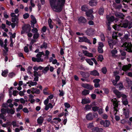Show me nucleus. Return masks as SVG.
Wrapping results in <instances>:
<instances>
[{
    "instance_id": "nucleus-27",
    "label": "nucleus",
    "mask_w": 132,
    "mask_h": 132,
    "mask_svg": "<svg viewBox=\"0 0 132 132\" xmlns=\"http://www.w3.org/2000/svg\"><path fill=\"white\" fill-rule=\"evenodd\" d=\"M89 92V90L84 89L82 92V95H86L88 94Z\"/></svg>"
},
{
    "instance_id": "nucleus-56",
    "label": "nucleus",
    "mask_w": 132,
    "mask_h": 132,
    "mask_svg": "<svg viewBox=\"0 0 132 132\" xmlns=\"http://www.w3.org/2000/svg\"><path fill=\"white\" fill-rule=\"evenodd\" d=\"M14 18H12L11 19V21L13 23H15L16 21V20H17L18 19L17 17H13Z\"/></svg>"
},
{
    "instance_id": "nucleus-8",
    "label": "nucleus",
    "mask_w": 132,
    "mask_h": 132,
    "mask_svg": "<svg viewBox=\"0 0 132 132\" xmlns=\"http://www.w3.org/2000/svg\"><path fill=\"white\" fill-rule=\"evenodd\" d=\"M81 86L89 90H92L93 88V86L87 84L82 83L81 84Z\"/></svg>"
},
{
    "instance_id": "nucleus-39",
    "label": "nucleus",
    "mask_w": 132,
    "mask_h": 132,
    "mask_svg": "<svg viewBox=\"0 0 132 132\" xmlns=\"http://www.w3.org/2000/svg\"><path fill=\"white\" fill-rule=\"evenodd\" d=\"M39 34L38 33H35L33 36V38L34 39H37L39 37Z\"/></svg>"
},
{
    "instance_id": "nucleus-13",
    "label": "nucleus",
    "mask_w": 132,
    "mask_h": 132,
    "mask_svg": "<svg viewBox=\"0 0 132 132\" xmlns=\"http://www.w3.org/2000/svg\"><path fill=\"white\" fill-rule=\"evenodd\" d=\"M128 23L129 21L127 19H125L122 25L121 26V27H123L124 28H127L128 26Z\"/></svg>"
},
{
    "instance_id": "nucleus-53",
    "label": "nucleus",
    "mask_w": 132,
    "mask_h": 132,
    "mask_svg": "<svg viewBox=\"0 0 132 132\" xmlns=\"http://www.w3.org/2000/svg\"><path fill=\"white\" fill-rule=\"evenodd\" d=\"M13 127H18L16 125V121H13L11 123Z\"/></svg>"
},
{
    "instance_id": "nucleus-34",
    "label": "nucleus",
    "mask_w": 132,
    "mask_h": 132,
    "mask_svg": "<svg viewBox=\"0 0 132 132\" xmlns=\"http://www.w3.org/2000/svg\"><path fill=\"white\" fill-rule=\"evenodd\" d=\"M122 103L124 105H128V102L127 98H126L124 100L123 99L122 100Z\"/></svg>"
},
{
    "instance_id": "nucleus-25",
    "label": "nucleus",
    "mask_w": 132,
    "mask_h": 132,
    "mask_svg": "<svg viewBox=\"0 0 132 132\" xmlns=\"http://www.w3.org/2000/svg\"><path fill=\"white\" fill-rule=\"evenodd\" d=\"M92 106V104H87L85 105L84 109L86 111H88L91 109Z\"/></svg>"
},
{
    "instance_id": "nucleus-64",
    "label": "nucleus",
    "mask_w": 132,
    "mask_h": 132,
    "mask_svg": "<svg viewBox=\"0 0 132 132\" xmlns=\"http://www.w3.org/2000/svg\"><path fill=\"white\" fill-rule=\"evenodd\" d=\"M112 37L113 39H117L118 36L117 35L116 33L113 34L112 35Z\"/></svg>"
},
{
    "instance_id": "nucleus-14",
    "label": "nucleus",
    "mask_w": 132,
    "mask_h": 132,
    "mask_svg": "<svg viewBox=\"0 0 132 132\" xmlns=\"http://www.w3.org/2000/svg\"><path fill=\"white\" fill-rule=\"evenodd\" d=\"M87 119L88 120H92L93 119V116L92 113L90 112L87 114L86 116Z\"/></svg>"
},
{
    "instance_id": "nucleus-15",
    "label": "nucleus",
    "mask_w": 132,
    "mask_h": 132,
    "mask_svg": "<svg viewBox=\"0 0 132 132\" xmlns=\"http://www.w3.org/2000/svg\"><path fill=\"white\" fill-rule=\"evenodd\" d=\"M97 3V0H90L89 2V4L90 6H96Z\"/></svg>"
},
{
    "instance_id": "nucleus-1",
    "label": "nucleus",
    "mask_w": 132,
    "mask_h": 132,
    "mask_svg": "<svg viewBox=\"0 0 132 132\" xmlns=\"http://www.w3.org/2000/svg\"><path fill=\"white\" fill-rule=\"evenodd\" d=\"M65 0H50V4L53 11L60 13L62 10Z\"/></svg>"
},
{
    "instance_id": "nucleus-11",
    "label": "nucleus",
    "mask_w": 132,
    "mask_h": 132,
    "mask_svg": "<svg viewBox=\"0 0 132 132\" xmlns=\"http://www.w3.org/2000/svg\"><path fill=\"white\" fill-rule=\"evenodd\" d=\"M92 132H103V129L101 128L96 127L92 128Z\"/></svg>"
},
{
    "instance_id": "nucleus-57",
    "label": "nucleus",
    "mask_w": 132,
    "mask_h": 132,
    "mask_svg": "<svg viewBox=\"0 0 132 132\" xmlns=\"http://www.w3.org/2000/svg\"><path fill=\"white\" fill-rule=\"evenodd\" d=\"M103 90L104 91V93L108 94H109V90L108 88H104L103 89Z\"/></svg>"
},
{
    "instance_id": "nucleus-19",
    "label": "nucleus",
    "mask_w": 132,
    "mask_h": 132,
    "mask_svg": "<svg viewBox=\"0 0 132 132\" xmlns=\"http://www.w3.org/2000/svg\"><path fill=\"white\" fill-rule=\"evenodd\" d=\"M90 74L94 76H98L99 73L96 70H94L90 72Z\"/></svg>"
},
{
    "instance_id": "nucleus-28",
    "label": "nucleus",
    "mask_w": 132,
    "mask_h": 132,
    "mask_svg": "<svg viewBox=\"0 0 132 132\" xmlns=\"http://www.w3.org/2000/svg\"><path fill=\"white\" fill-rule=\"evenodd\" d=\"M44 53L43 52H38V53L37 54L36 57L39 59L40 58V59H42L41 57L42 56V55H44Z\"/></svg>"
},
{
    "instance_id": "nucleus-38",
    "label": "nucleus",
    "mask_w": 132,
    "mask_h": 132,
    "mask_svg": "<svg viewBox=\"0 0 132 132\" xmlns=\"http://www.w3.org/2000/svg\"><path fill=\"white\" fill-rule=\"evenodd\" d=\"M92 110L94 112H96L98 111L99 107L98 106H94L92 107Z\"/></svg>"
},
{
    "instance_id": "nucleus-52",
    "label": "nucleus",
    "mask_w": 132,
    "mask_h": 132,
    "mask_svg": "<svg viewBox=\"0 0 132 132\" xmlns=\"http://www.w3.org/2000/svg\"><path fill=\"white\" fill-rule=\"evenodd\" d=\"M120 53H121V55L122 56H125L126 54V53L124 51H123L122 50H120Z\"/></svg>"
},
{
    "instance_id": "nucleus-5",
    "label": "nucleus",
    "mask_w": 132,
    "mask_h": 132,
    "mask_svg": "<svg viewBox=\"0 0 132 132\" xmlns=\"http://www.w3.org/2000/svg\"><path fill=\"white\" fill-rule=\"evenodd\" d=\"M100 124L103 125L104 127H109L110 124V122L109 121L105 120L104 121L101 120L100 122Z\"/></svg>"
},
{
    "instance_id": "nucleus-43",
    "label": "nucleus",
    "mask_w": 132,
    "mask_h": 132,
    "mask_svg": "<svg viewBox=\"0 0 132 132\" xmlns=\"http://www.w3.org/2000/svg\"><path fill=\"white\" fill-rule=\"evenodd\" d=\"M23 18L25 19H26L29 16V15L28 13H26L23 15Z\"/></svg>"
},
{
    "instance_id": "nucleus-35",
    "label": "nucleus",
    "mask_w": 132,
    "mask_h": 132,
    "mask_svg": "<svg viewBox=\"0 0 132 132\" xmlns=\"http://www.w3.org/2000/svg\"><path fill=\"white\" fill-rule=\"evenodd\" d=\"M86 62L88 63L89 64L91 65H93V62L91 61V60L89 59H86L85 60Z\"/></svg>"
},
{
    "instance_id": "nucleus-59",
    "label": "nucleus",
    "mask_w": 132,
    "mask_h": 132,
    "mask_svg": "<svg viewBox=\"0 0 132 132\" xmlns=\"http://www.w3.org/2000/svg\"><path fill=\"white\" fill-rule=\"evenodd\" d=\"M47 30V28L45 26H44L42 28V30H41L42 32H46Z\"/></svg>"
},
{
    "instance_id": "nucleus-3",
    "label": "nucleus",
    "mask_w": 132,
    "mask_h": 132,
    "mask_svg": "<svg viewBox=\"0 0 132 132\" xmlns=\"http://www.w3.org/2000/svg\"><path fill=\"white\" fill-rule=\"evenodd\" d=\"M122 46L127 48L126 50L127 51L128 50H129V52H132V51L131 50L132 45L130 43L128 42H126L123 43Z\"/></svg>"
},
{
    "instance_id": "nucleus-21",
    "label": "nucleus",
    "mask_w": 132,
    "mask_h": 132,
    "mask_svg": "<svg viewBox=\"0 0 132 132\" xmlns=\"http://www.w3.org/2000/svg\"><path fill=\"white\" fill-rule=\"evenodd\" d=\"M85 14L88 18H89L92 13H93V10L91 9H88L87 11L86 12Z\"/></svg>"
},
{
    "instance_id": "nucleus-62",
    "label": "nucleus",
    "mask_w": 132,
    "mask_h": 132,
    "mask_svg": "<svg viewBox=\"0 0 132 132\" xmlns=\"http://www.w3.org/2000/svg\"><path fill=\"white\" fill-rule=\"evenodd\" d=\"M56 21L57 22L56 23H58L60 26H61V21L59 18H58L56 20Z\"/></svg>"
},
{
    "instance_id": "nucleus-50",
    "label": "nucleus",
    "mask_w": 132,
    "mask_h": 132,
    "mask_svg": "<svg viewBox=\"0 0 132 132\" xmlns=\"http://www.w3.org/2000/svg\"><path fill=\"white\" fill-rule=\"evenodd\" d=\"M93 123V122L89 123L88 125V128H91L94 127Z\"/></svg>"
},
{
    "instance_id": "nucleus-26",
    "label": "nucleus",
    "mask_w": 132,
    "mask_h": 132,
    "mask_svg": "<svg viewBox=\"0 0 132 132\" xmlns=\"http://www.w3.org/2000/svg\"><path fill=\"white\" fill-rule=\"evenodd\" d=\"M49 67L48 66H47L42 71V72L43 73L42 74L44 73V74H45L47 73V71L49 70Z\"/></svg>"
},
{
    "instance_id": "nucleus-22",
    "label": "nucleus",
    "mask_w": 132,
    "mask_h": 132,
    "mask_svg": "<svg viewBox=\"0 0 132 132\" xmlns=\"http://www.w3.org/2000/svg\"><path fill=\"white\" fill-rule=\"evenodd\" d=\"M129 109H127L126 110H125V111H124L123 112L125 116V117L126 118H129Z\"/></svg>"
},
{
    "instance_id": "nucleus-16",
    "label": "nucleus",
    "mask_w": 132,
    "mask_h": 132,
    "mask_svg": "<svg viewBox=\"0 0 132 132\" xmlns=\"http://www.w3.org/2000/svg\"><path fill=\"white\" fill-rule=\"evenodd\" d=\"M113 92L117 96V97L118 98H119L121 97V93L117 89H114L113 90Z\"/></svg>"
},
{
    "instance_id": "nucleus-9",
    "label": "nucleus",
    "mask_w": 132,
    "mask_h": 132,
    "mask_svg": "<svg viewBox=\"0 0 132 132\" xmlns=\"http://www.w3.org/2000/svg\"><path fill=\"white\" fill-rule=\"evenodd\" d=\"M79 72L80 75L84 78H87L89 77L90 76L89 73L88 72H85L82 71H80Z\"/></svg>"
},
{
    "instance_id": "nucleus-32",
    "label": "nucleus",
    "mask_w": 132,
    "mask_h": 132,
    "mask_svg": "<svg viewBox=\"0 0 132 132\" xmlns=\"http://www.w3.org/2000/svg\"><path fill=\"white\" fill-rule=\"evenodd\" d=\"M8 71L7 70H5L4 71L2 72V76L4 77H6L7 76Z\"/></svg>"
},
{
    "instance_id": "nucleus-31",
    "label": "nucleus",
    "mask_w": 132,
    "mask_h": 132,
    "mask_svg": "<svg viewBox=\"0 0 132 132\" xmlns=\"http://www.w3.org/2000/svg\"><path fill=\"white\" fill-rule=\"evenodd\" d=\"M98 61H99L100 62H102L104 60L103 56L101 54H100L98 55L97 57Z\"/></svg>"
},
{
    "instance_id": "nucleus-23",
    "label": "nucleus",
    "mask_w": 132,
    "mask_h": 132,
    "mask_svg": "<svg viewBox=\"0 0 132 132\" xmlns=\"http://www.w3.org/2000/svg\"><path fill=\"white\" fill-rule=\"evenodd\" d=\"M121 26L120 25H117V24H115L113 26V28L115 30L118 31L120 29Z\"/></svg>"
},
{
    "instance_id": "nucleus-49",
    "label": "nucleus",
    "mask_w": 132,
    "mask_h": 132,
    "mask_svg": "<svg viewBox=\"0 0 132 132\" xmlns=\"http://www.w3.org/2000/svg\"><path fill=\"white\" fill-rule=\"evenodd\" d=\"M50 52L48 50H46L45 51V54H44V56H47V59L48 58V55L50 54Z\"/></svg>"
},
{
    "instance_id": "nucleus-44",
    "label": "nucleus",
    "mask_w": 132,
    "mask_h": 132,
    "mask_svg": "<svg viewBox=\"0 0 132 132\" xmlns=\"http://www.w3.org/2000/svg\"><path fill=\"white\" fill-rule=\"evenodd\" d=\"M64 105L65 108H69L70 107V105L67 102H65L64 103Z\"/></svg>"
},
{
    "instance_id": "nucleus-55",
    "label": "nucleus",
    "mask_w": 132,
    "mask_h": 132,
    "mask_svg": "<svg viewBox=\"0 0 132 132\" xmlns=\"http://www.w3.org/2000/svg\"><path fill=\"white\" fill-rule=\"evenodd\" d=\"M23 111L25 113H28L29 112V111L28 109L26 108L25 107L22 109Z\"/></svg>"
},
{
    "instance_id": "nucleus-61",
    "label": "nucleus",
    "mask_w": 132,
    "mask_h": 132,
    "mask_svg": "<svg viewBox=\"0 0 132 132\" xmlns=\"http://www.w3.org/2000/svg\"><path fill=\"white\" fill-rule=\"evenodd\" d=\"M38 30L36 28H33V29L31 30V32L33 33L35 32V33H38Z\"/></svg>"
},
{
    "instance_id": "nucleus-24",
    "label": "nucleus",
    "mask_w": 132,
    "mask_h": 132,
    "mask_svg": "<svg viewBox=\"0 0 132 132\" xmlns=\"http://www.w3.org/2000/svg\"><path fill=\"white\" fill-rule=\"evenodd\" d=\"M47 44L46 43L44 42H43V44L41 46H40V48L41 49H42L44 48L45 49H46L47 47Z\"/></svg>"
},
{
    "instance_id": "nucleus-41",
    "label": "nucleus",
    "mask_w": 132,
    "mask_h": 132,
    "mask_svg": "<svg viewBox=\"0 0 132 132\" xmlns=\"http://www.w3.org/2000/svg\"><path fill=\"white\" fill-rule=\"evenodd\" d=\"M78 68L81 70H85V68L84 67V65H82V64L80 65Z\"/></svg>"
},
{
    "instance_id": "nucleus-2",
    "label": "nucleus",
    "mask_w": 132,
    "mask_h": 132,
    "mask_svg": "<svg viewBox=\"0 0 132 132\" xmlns=\"http://www.w3.org/2000/svg\"><path fill=\"white\" fill-rule=\"evenodd\" d=\"M22 30L21 31V34H23L26 32V33L29 32L31 30V26L29 24H25L22 27Z\"/></svg>"
},
{
    "instance_id": "nucleus-42",
    "label": "nucleus",
    "mask_w": 132,
    "mask_h": 132,
    "mask_svg": "<svg viewBox=\"0 0 132 132\" xmlns=\"http://www.w3.org/2000/svg\"><path fill=\"white\" fill-rule=\"evenodd\" d=\"M97 50L98 52L100 53H103V50L102 48L98 47Z\"/></svg>"
},
{
    "instance_id": "nucleus-18",
    "label": "nucleus",
    "mask_w": 132,
    "mask_h": 132,
    "mask_svg": "<svg viewBox=\"0 0 132 132\" xmlns=\"http://www.w3.org/2000/svg\"><path fill=\"white\" fill-rule=\"evenodd\" d=\"M91 102L89 99L83 98L82 100L81 103L82 104H85L90 103Z\"/></svg>"
},
{
    "instance_id": "nucleus-63",
    "label": "nucleus",
    "mask_w": 132,
    "mask_h": 132,
    "mask_svg": "<svg viewBox=\"0 0 132 132\" xmlns=\"http://www.w3.org/2000/svg\"><path fill=\"white\" fill-rule=\"evenodd\" d=\"M49 101V99L47 98V99L45 100L44 101V103L45 105H48Z\"/></svg>"
},
{
    "instance_id": "nucleus-29",
    "label": "nucleus",
    "mask_w": 132,
    "mask_h": 132,
    "mask_svg": "<svg viewBox=\"0 0 132 132\" xmlns=\"http://www.w3.org/2000/svg\"><path fill=\"white\" fill-rule=\"evenodd\" d=\"M37 122L38 124H42L43 121V118L42 116L40 117L39 118H38L37 119Z\"/></svg>"
},
{
    "instance_id": "nucleus-17",
    "label": "nucleus",
    "mask_w": 132,
    "mask_h": 132,
    "mask_svg": "<svg viewBox=\"0 0 132 132\" xmlns=\"http://www.w3.org/2000/svg\"><path fill=\"white\" fill-rule=\"evenodd\" d=\"M15 112V109L14 108L11 109L9 108L7 109L6 112L8 114L10 113L11 114H13Z\"/></svg>"
},
{
    "instance_id": "nucleus-58",
    "label": "nucleus",
    "mask_w": 132,
    "mask_h": 132,
    "mask_svg": "<svg viewBox=\"0 0 132 132\" xmlns=\"http://www.w3.org/2000/svg\"><path fill=\"white\" fill-rule=\"evenodd\" d=\"M114 20V17L113 16H112L110 17L108 19L109 21L113 22Z\"/></svg>"
},
{
    "instance_id": "nucleus-6",
    "label": "nucleus",
    "mask_w": 132,
    "mask_h": 132,
    "mask_svg": "<svg viewBox=\"0 0 132 132\" xmlns=\"http://www.w3.org/2000/svg\"><path fill=\"white\" fill-rule=\"evenodd\" d=\"M78 23L80 24H82L83 25H85L87 22V20L86 18L83 16H81L78 18Z\"/></svg>"
},
{
    "instance_id": "nucleus-20",
    "label": "nucleus",
    "mask_w": 132,
    "mask_h": 132,
    "mask_svg": "<svg viewBox=\"0 0 132 132\" xmlns=\"http://www.w3.org/2000/svg\"><path fill=\"white\" fill-rule=\"evenodd\" d=\"M81 9L82 11L86 12L88 10V7L86 5H84L81 6Z\"/></svg>"
},
{
    "instance_id": "nucleus-10",
    "label": "nucleus",
    "mask_w": 132,
    "mask_h": 132,
    "mask_svg": "<svg viewBox=\"0 0 132 132\" xmlns=\"http://www.w3.org/2000/svg\"><path fill=\"white\" fill-rule=\"evenodd\" d=\"M82 52L85 56L89 57H93V54L87 51L83 50H82Z\"/></svg>"
},
{
    "instance_id": "nucleus-12",
    "label": "nucleus",
    "mask_w": 132,
    "mask_h": 132,
    "mask_svg": "<svg viewBox=\"0 0 132 132\" xmlns=\"http://www.w3.org/2000/svg\"><path fill=\"white\" fill-rule=\"evenodd\" d=\"M31 89L32 90L31 92L33 94L34 93L39 94L40 93V90L39 89H37V88L32 87L31 88Z\"/></svg>"
},
{
    "instance_id": "nucleus-36",
    "label": "nucleus",
    "mask_w": 132,
    "mask_h": 132,
    "mask_svg": "<svg viewBox=\"0 0 132 132\" xmlns=\"http://www.w3.org/2000/svg\"><path fill=\"white\" fill-rule=\"evenodd\" d=\"M129 69L128 66L127 65H124L122 67V70L124 71H126Z\"/></svg>"
},
{
    "instance_id": "nucleus-4",
    "label": "nucleus",
    "mask_w": 132,
    "mask_h": 132,
    "mask_svg": "<svg viewBox=\"0 0 132 132\" xmlns=\"http://www.w3.org/2000/svg\"><path fill=\"white\" fill-rule=\"evenodd\" d=\"M79 39L78 42L80 43L85 42L90 44H92V43L90 42L89 40L86 37L83 36V37H78Z\"/></svg>"
},
{
    "instance_id": "nucleus-37",
    "label": "nucleus",
    "mask_w": 132,
    "mask_h": 132,
    "mask_svg": "<svg viewBox=\"0 0 132 132\" xmlns=\"http://www.w3.org/2000/svg\"><path fill=\"white\" fill-rule=\"evenodd\" d=\"M116 16L121 18H123L124 16L123 14H120V13L119 14H116Z\"/></svg>"
},
{
    "instance_id": "nucleus-47",
    "label": "nucleus",
    "mask_w": 132,
    "mask_h": 132,
    "mask_svg": "<svg viewBox=\"0 0 132 132\" xmlns=\"http://www.w3.org/2000/svg\"><path fill=\"white\" fill-rule=\"evenodd\" d=\"M126 81L129 86H130L132 85L131 81L129 79H127Z\"/></svg>"
},
{
    "instance_id": "nucleus-45",
    "label": "nucleus",
    "mask_w": 132,
    "mask_h": 132,
    "mask_svg": "<svg viewBox=\"0 0 132 132\" xmlns=\"http://www.w3.org/2000/svg\"><path fill=\"white\" fill-rule=\"evenodd\" d=\"M117 51L116 50H113L111 51V53L112 54V56H113L115 55V54L117 53Z\"/></svg>"
},
{
    "instance_id": "nucleus-51",
    "label": "nucleus",
    "mask_w": 132,
    "mask_h": 132,
    "mask_svg": "<svg viewBox=\"0 0 132 132\" xmlns=\"http://www.w3.org/2000/svg\"><path fill=\"white\" fill-rule=\"evenodd\" d=\"M30 85H31V86H33L34 85H36L37 84V83L36 81L35 82H32V80H30Z\"/></svg>"
},
{
    "instance_id": "nucleus-33",
    "label": "nucleus",
    "mask_w": 132,
    "mask_h": 132,
    "mask_svg": "<svg viewBox=\"0 0 132 132\" xmlns=\"http://www.w3.org/2000/svg\"><path fill=\"white\" fill-rule=\"evenodd\" d=\"M52 22V20L51 19H49L48 21V24L49 26L51 29H52L53 27V26L51 24V22Z\"/></svg>"
},
{
    "instance_id": "nucleus-46",
    "label": "nucleus",
    "mask_w": 132,
    "mask_h": 132,
    "mask_svg": "<svg viewBox=\"0 0 132 132\" xmlns=\"http://www.w3.org/2000/svg\"><path fill=\"white\" fill-rule=\"evenodd\" d=\"M7 109H5L4 108H2L1 109V112H2L1 114H5L6 113V112Z\"/></svg>"
},
{
    "instance_id": "nucleus-40",
    "label": "nucleus",
    "mask_w": 132,
    "mask_h": 132,
    "mask_svg": "<svg viewBox=\"0 0 132 132\" xmlns=\"http://www.w3.org/2000/svg\"><path fill=\"white\" fill-rule=\"evenodd\" d=\"M102 72L104 74H106L107 70L106 67H103L102 69Z\"/></svg>"
},
{
    "instance_id": "nucleus-48",
    "label": "nucleus",
    "mask_w": 132,
    "mask_h": 132,
    "mask_svg": "<svg viewBox=\"0 0 132 132\" xmlns=\"http://www.w3.org/2000/svg\"><path fill=\"white\" fill-rule=\"evenodd\" d=\"M36 62H43L44 61V60L43 59H40L38 58V57L36 58Z\"/></svg>"
},
{
    "instance_id": "nucleus-54",
    "label": "nucleus",
    "mask_w": 132,
    "mask_h": 132,
    "mask_svg": "<svg viewBox=\"0 0 132 132\" xmlns=\"http://www.w3.org/2000/svg\"><path fill=\"white\" fill-rule=\"evenodd\" d=\"M15 75V74L13 72L9 73L8 75L9 77L11 78H12Z\"/></svg>"
},
{
    "instance_id": "nucleus-60",
    "label": "nucleus",
    "mask_w": 132,
    "mask_h": 132,
    "mask_svg": "<svg viewBox=\"0 0 132 132\" xmlns=\"http://www.w3.org/2000/svg\"><path fill=\"white\" fill-rule=\"evenodd\" d=\"M48 89V88L47 87L45 88L43 90V93L45 95H47L48 94V92L45 91H47Z\"/></svg>"
},
{
    "instance_id": "nucleus-30",
    "label": "nucleus",
    "mask_w": 132,
    "mask_h": 132,
    "mask_svg": "<svg viewBox=\"0 0 132 132\" xmlns=\"http://www.w3.org/2000/svg\"><path fill=\"white\" fill-rule=\"evenodd\" d=\"M104 13V9L103 7H101L100 8L98 13L100 15H103Z\"/></svg>"
},
{
    "instance_id": "nucleus-7",
    "label": "nucleus",
    "mask_w": 132,
    "mask_h": 132,
    "mask_svg": "<svg viewBox=\"0 0 132 132\" xmlns=\"http://www.w3.org/2000/svg\"><path fill=\"white\" fill-rule=\"evenodd\" d=\"M86 35L89 36L93 35L94 34L93 29L92 28H88L85 32Z\"/></svg>"
}]
</instances>
